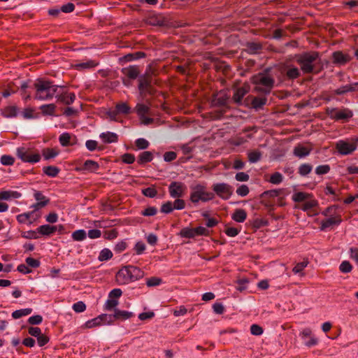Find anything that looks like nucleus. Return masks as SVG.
Wrapping results in <instances>:
<instances>
[{
  "label": "nucleus",
  "mask_w": 358,
  "mask_h": 358,
  "mask_svg": "<svg viewBox=\"0 0 358 358\" xmlns=\"http://www.w3.org/2000/svg\"><path fill=\"white\" fill-rule=\"evenodd\" d=\"M36 90L34 99L40 101L52 99L55 95L59 85H55L52 81L44 78H38L34 84Z\"/></svg>",
  "instance_id": "obj_1"
},
{
  "label": "nucleus",
  "mask_w": 358,
  "mask_h": 358,
  "mask_svg": "<svg viewBox=\"0 0 358 358\" xmlns=\"http://www.w3.org/2000/svg\"><path fill=\"white\" fill-rule=\"evenodd\" d=\"M144 275V271L140 268L127 265L122 267L116 274V280L120 285H127L131 282H134L142 278Z\"/></svg>",
  "instance_id": "obj_2"
},
{
  "label": "nucleus",
  "mask_w": 358,
  "mask_h": 358,
  "mask_svg": "<svg viewBox=\"0 0 358 358\" xmlns=\"http://www.w3.org/2000/svg\"><path fill=\"white\" fill-rule=\"evenodd\" d=\"M317 52H306L296 55V61L301 70L305 74L313 73L315 70V62L319 59Z\"/></svg>",
  "instance_id": "obj_3"
},
{
  "label": "nucleus",
  "mask_w": 358,
  "mask_h": 358,
  "mask_svg": "<svg viewBox=\"0 0 358 358\" xmlns=\"http://www.w3.org/2000/svg\"><path fill=\"white\" fill-rule=\"evenodd\" d=\"M255 90L265 95L269 94L274 87L275 80L270 75L259 73L254 78Z\"/></svg>",
  "instance_id": "obj_4"
},
{
  "label": "nucleus",
  "mask_w": 358,
  "mask_h": 358,
  "mask_svg": "<svg viewBox=\"0 0 358 358\" xmlns=\"http://www.w3.org/2000/svg\"><path fill=\"white\" fill-rule=\"evenodd\" d=\"M358 148V136L341 139L336 142L335 149L341 155H349L353 153Z\"/></svg>",
  "instance_id": "obj_5"
},
{
  "label": "nucleus",
  "mask_w": 358,
  "mask_h": 358,
  "mask_svg": "<svg viewBox=\"0 0 358 358\" xmlns=\"http://www.w3.org/2000/svg\"><path fill=\"white\" fill-rule=\"evenodd\" d=\"M16 155L23 162L34 164L40 162L41 156L39 153H34L29 148L19 147L17 148Z\"/></svg>",
  "instance_id": "obj_6"
},
{
  "label": "nucleus",
  "mask_w": 358,
  "mask_h": 358,
  "mask_svg": "<svg viewBox=\"0 0 358 358\" xmlns=\"http://www.w3.org/2000/svg\"><path fill=\"white\" fill-rule=\"evenodd\" d=\"M212 189L216 195L223 200H228L234 192V187L226 182L215 183Z\"/></svg>",
  "instance_id": "obj_7"
},
{
  "label": "nucleus",
  "mask_w": 358,
  "mask_h": 358,
  "mask_svg": "<svg viewBox=\"0 0 358 358\" xmlns=\"http://www.w3.org/2000/svg\"><path fill=\"white\" fill-rule=\"evenodd\" d=\"M145 22L151 26L169 27L170 25L169 20L161 13H150L146 17Z\"/></svg>",
  "instance_id": "obj_8"
},
{
  "label": "nucleus",
  "mask_w": 358,
  "mask_h": 358,
  "mask_svg": "<svg viewBox=\"0 0 358 358\" xmlns=\"http://www.w3.org/2000/svg\"><path fill=\"white\" fill-rule=\"evenodd\" d=\"M152 78L148 74H144L138 78V90L141 94H153V87L152 86Z\"/></svg>",
  "instance_id": "obj_9"
},
{
  "label": "nucleus",
  "mask_w": 358,
  "mask_h": 358,
  "mask_svg": "<svg viewBox=\"0 0 358 358\" xmlns=\"http://www.w3.org/2000/svg\"><path fill=\"white\" fill-rule=\"evenodd\" d=\"M122 73L124 76V77L122 78L123 84L126 86H129V80L136 79L140 74V71L136 66H129L122 68Z\"/></svg>",
  "instance_id": "obj_10"
},
{
  "label": "nucleus",
  "mask_w": 358,
  "mask_h": 358,
  "mask_svg": "<svg viewBox=\"0 0 358 358\" xmlns=\"http://www.w3.org/2000/svg\"><path fill=\"white\" fill-rule=\"evenodd\" d=\"M301 339L306 346L311 348L318 344V339L313 334L309 328L304 329L300 334Z\"/></svg>",
  "instance_id": "obj_11"
},
{
  "label": "nucleus",
  "mask_w": 358,
  "mask_h": 358,
  "mask_svg": "<svg viewBox=\"0 0 358 358\" xmlns=\"http://www.w3.org/2000/svg\"><path fill=\"white\" fill-rule=\"evenodd\" d=\"M99 168L100 166L98 162L92 159H87L80 166H77L75 170L80 172L96 173Z\"/></svg>",
  "instance_id": "obj_12"
},
{
  "label": "nucleus",
  "mask_w": 358,
  "mask_h": 358,
  "mask_svg": "<svg viewBox=\"0 0 358 358\" xmlns=\"http://www.w3.org/2000/svg\"><path fill=\"white\" fill-rule=\"evenodd\" d=\"M184 185L180 182H172L169 187V192L171 197L173 199L180 198L183 196Z\"/></svg>",
  "instance_id": "obj_13"
},
{
  "label": "nucleus",
  "mask_w": 358,
  "mask_h": 358,
  "mask_svg": "<svg viewBox=\"0 0 358 358\" xmlns=\"http://www.w3.org/2000/svg\"><path fill=\"white\" fill-rule=\"evenodd\" d=\"M332 59L334 64L345 65L351 60V57L341 51H336L332 54Z\"/></svg>",
  "instance_id": "obj_14"
},
{
  "label": "nucleus",
  "mask_w": 358,
  "mask_h": 358,
  "mask_svg": "<svg viewBox=\"0 0 358 358\" xmlns=\"http://www.w3.org/2000/svg\"><path fill=\"white\" fill-rule=\"evenodd\" d=\"M342 222L341 215L336 217H331L321 222L320 229L321 231H325L334 225H338Z\"/></svg>",
  "instance_id": "obj_15"
},
{
  "label": "nucleus",
  "mask_w": 358,
  "mask_h": 358,
  "mask_svg": "<svg viewBox=\"0 0 358 358\" xmlns=\"http://www.w3.org/2000/svg\"><path fill=\"white\" fill-rule=\"evenodd\" d=\"M99 62L92 59H87L85 62H77L73 64V68L78 71H83L85 69H91L96 67Z\"/></svg>",
  "instance_id": "obj_16"
},
{
  "label": "nucleus",
  "mask_w": 358,
  "mask_h": 358,
  "mask_svg": "<svg viewBox=\"0 0 358 358\" xmlns=\"http://www.w3.org/2000/svg\"><path fill=\"white\" fill-rule=\"evenodd\" d=\"M353 116V113L348 108H343L335 112L333 118L336 120L348 122Z\"/></svg>",
  "instance_id": "obj_17"
},
{
  "label": "nucleus",
  "mask_w": 358,
  "mask_h": 358,
  "mask_svg": "<svg viewBox=\"0 0 358 358\" xmlns=\"http://www.w3.org/2000/svg\"><path fill=\"white\" fill-rule=\"evenodd\" d=\"M229 97L226 93L220 92L214 94L212 99V104L215 106H224L227 104Z\"/></svg>",
  "instance_id": "obj_18"
},
{
  "label": "nucleus",
  "mask_w": 358,
  "mask_h": 358,
  "mask_svg": "<svg viewBox=\"0 0 358 358\" xmlns=\"http://www.w3.org/2000/svg\"><path fill=\"white\" fill-rule=\"evenodd\" d=\"M249 92V87L248 85L243 86L236 89L233 95V100L236 103L241 104L242 99Z\"/></svg>",
  "instance_id": "obj_19"
},
{
  "label": "nucleus",
  "mask_w": 358,
  "mask_h": 358,
  "mask_svg": "<svg viewBox=\"0 0 358 358\" xmlns=\"http://www.w3.org/2000/svg\"><path fill=\"white\" fill-rule=\"evenodd\" d=\"M57 101L66 105L73 103L76 99V94L73 92H64L57 96Z\"/></svg>",
  "instance_id": "obj_20"
},
{
  "label": "nucleus",
  "mask_w": 358,
  "mask_h": 358,
  "mask_svg": "<svg viewBox=\"0 0 358 358\" xmlns=\"http://www.w3.org/2000/svg\"><path fill=\"white\" fill-rule=\"evenodd\" d=\"M263 47L260 43L248 42L245 44V51L250 55H255L259 53Z\"/></svg>",
  "instance_id": "obj_21"
},
{
  "label": "nucleus",
  "mask_w": 358,
  "mask_h": 358,
  "mask_svg": "<svg viewBox=\"0 0 358 358\" xmlns=\"http://www.w3.org/2000/svg\"><path fill=\"white\" fill-rule=\"evenodd\" d=\"M18 109L15 106H8L1 109V114L6 118H13L17 115Z\"/></svg>",
  "instance_id": "obj_22"
},
{
  "label": "nucleus",
  "mask_w": 358,
  "mask_h": 358,
  "mask_svg": "<svg viewBox=\"0 0 358 358\" xmlns=\"http://www.w3.org/2000/svg\"><path fill=\"white\" fill-rule=\"evenodd\" d=\"M99 137L104 143H113L118 141V135L111 131L103 132Z\"/></svg>",
  "instance_id": "obj_23"
},
{
  "label": "nucleus",
  "mask_w": 358,
  "mask_h": 358,
  "mask_svg": "<svg viewBox=\"0 0 358 358\" xmlns=\"http://www.w3.org/2000/svg\"><path fill=\"white\" fill-rule=\"evenodd\" d=\"M201 191L202 185H197L194 187H193V189L190 193L189 196V199L192 203H197L200 201H202Z\"/></svg>",
  "instance_id": "obj_24"
},
{
  "label": "nucleus",
  "mask_w": 358,
  "mask_h": 358,
  "mask_svg": "<svg viewBox=\"0 0 358 358\" xmlns=\"http://www.w3.org/2000/svg\"><path fill=\"white\" fill-rule=\"evenodd\" d=\"M34 214V211L27 212L17 215L16 219L17 221L20 224L27 223L30 225L31 224L36 218L34 219V220H30V218Z\"/></svg>",
  "instance_id": "obj_25"
},
{
  "label": "nucleus",
  "mask_w": 358,
  "mask_h": 358,
  "mask_svg": "<svg viewBox=\"0 0 358 358\" xmlns=\"http://www.w3.org/2000/svg\"><path fill=\"white\" fill-rule=\"evenodd\" d=\"M134 315L132 312H129L127 310L115 309L114 311V317L115 320H126L132 317Z\"/></svg>",
  "instance_id": "obj_26"
},
{
  "label": "nucleus",
  "mask_w": 358,
  "mask_h": 358,
  "mask_svg": "<svg viewBox=\"0 0 358 358\" xmlns=\"http://www.w3.org/2000/svg\"><path fill=\"white\" fill-rule=\"evenodd\" d=\"M310 152V150L308 148L301 145H296L293 151L294 155L299 158H303L308 156Z\"/></svg>",
  "instance_id": "obj_27"
},
{
  "label": "nucleus",
  "mask_w": 358,
  "mask_h": 358,
  "mask_svg": "<svg viewBox=\"0 0 358 358\" xmlns=\"http://www.w3.org/2000/svg\"><path fill=\"white\" fill-rule=\"evenodd\" d=\"M231 218L237 222L242 223L247 218V213L244 209H236L231 215Z\"/></svg>",
  "instance_id": "obj_28"
},
{
  "label": "nucleus",
  "mask_w": 358,
  "mask_h": 358,
  "mask_svg": "<svg viewBox=\"0 0 358 358\" xmlns=\"http://www.w3.org/2000/svg\"><path fill=\"white\" fill-rule=\"evenodd\" d=\"M37 231L42 236H50L56 232V229L50 224H43L38 227Z\"/></svg>",
  "instance_id": "obj_29"
},
{
  "label": "nucleus",
  "mask_w": 358,
  "mask_h": 358,
  "mask_svg": "<svg viewBox=\"0 0 358 358\" xmlns=\"http://www.w3.org/2000/svg\"><path fill=\"white\" fill-rule=\"evenodd\" d=\"M43 172L49 177L55 178L59 173L60 169L55 166H47L43 167Z\"/></svg>",
  "instance_id": "obj_30"
},
{
  "label": "nucleus",
  "mask_w": 358,
  "mask_h": 358,
  "mask_svg": "<svg viewBox=\"0 0 358 358\" xmlns=\"http://www.w3.org/2000/svg\"><path fill=\"white\" fill-rule=\"evenodd\" d=\"M311 197V194L303 192H297L292 195V198L294 202L299 203L306 201V200L310 199Z\"/></svg>",
  "instance_id": "obj_31"
},
{
  "label": "nucleus",
  "mask_w": 358,
  "mask_h": 358,
  "mask_svg": "<svg viewBox=\"0 0 358 358\" xmlns=\"http://www.w3.org/2000/svg\"><path fill=\"white\" fill-rule=\"evenodd\" d=\"M153 159V155L150 151H144L140 153L138 157V163L139 164H144L150 162Z\"/></svg>",
  "instance_id": "obj_32"
},
{
  "label": "nucleus",
  "mask_w": 358,
  "mask_h": 358,
  "mask_svg": "<svg viewBox=\"0 0 358 358\" xmlns=\"http://www.w3.org/2000/svg\"><path fill=\"white\" fill-rule=\"evenodd\" d=\"M267 103V98L255 96L252 99L251 104L253 108L259 110L262 108Z\"/></svg>",
  "instance_id": "obj_33"
},
{
  "label": "nucleus",
  "mask_w": 358,
  "mask_h": 358,
  "mask_svg": "<svg viewBox=\"0 0 358 358\" xmlns=\"http://www.w3.org/2000/svg\"><path fill=\"white\" fill-rule=\"evenodd\" d=\"M40 110L43 115H54L56 106L54 103L44 104L40 107Z\"/></svg>",
  "instance_id": "obj_34"
},
{
  "label": "nucleus",
  "mask_w": 358,
  "mask_h": 358,
  "mask_svg": "<svg viewBox=\"0 0 358 358\" xmlns=\"http://www.w3.org/2000/svg\"><path fill=\"white\" fill-rule=\"evenodd\" d=\"M134 110L140 118L143 119L149 113L150 107L143 103H137Z\"/></svg>",
  "instance_id": "obj_35"
},
{
  "label": "nucleus",
  "mask_w": 358,
  "mask_h": 358,
  "mask_svg": "<svg viewBox=\"0 0 358 358\" xmlns=\"http://www.w3.org/2000/svg\"><path fill=\"white\" fill-rule=\"evenodd\" d=\"M301 76V73H300V71L299 69L297 68V67H291L289 69H288L286 71V77L289 79V80H295L296 78H298L299 77H300Z\"/></svg>",
  "instance_id": "obj_36"
},
{
  "label": "nucleus",
  "mask_w": 358,
  "mask_h": 358,
  "mask_svg": "<svg viewBox=\"0 0 358 358\" xmlns=\"http://www.w3.org/2000/svg\"><path fill=\"white\" fill-rule=\"evenodd\" d=\"M178 235L182 238H194L195 237L194 229L185 227L180 231Z\"/></svg>",
  "instance_id": "obj_37"
},
{
  "label": "nucleus",
  "mask_w": 358,
  "mask_h": 358,
  "mask_svg": "<svg viewBox=\"0 0 358 358\" xmlns=\"http://www.w3.org/2000/svg\"><path fill=\"white\" fill-rule=\"evenodd\" d=\"M113 252L108 248H103L99 252L98 259L100 262L108 261L113 257Z\"/></svg>",
  "instance_id": "obj_38"
},
{
  "label": "nucleus",
  "mask_w": 358,
  "mask_h": 358,
  "mask_svg": "<svg viewBox=\"0 0 358 358\" xmlns=\"http://www.w3.org/2000/svg\"><path fill=\"white\" fill-rule=\"evenodd\" d=\"M31 312H32V309L29 308L20 309V310H15L14 312H13L12 317L14 319H19L23 316H26V315L31 314Z\"/></svg>",
  "instance_id": "obj_39"
},
{
  "label": "nucleus",
  "mask_w": 358,
  "mask_h": 358,
  "mask_svg": "<svg viewBox=\"0 0 358 358\" xmlns=\"http://www.w3.org/2000/svg\"><path fill=\"white\" fill-rule=\"evenodd\" d=\"M59 152L53 148H45L42 150V155L45 160L55 158Z\"/></svg>",
  "instance_id": "obj_40"
},
{
  "label": "nucleus",
  "mask_w": 358,
  "mask_h": 358,
  "mask_svg": "<svg viewBox=\"0 0 358 358\" xmlns=\"http://www.w3.org/2000/svg\"><path fill=\"white\" fill-rule=\"evenodd\" d=\"M59 141L61 145L64 147H67L72 145L71 143V135L67 132H64L59 136Z\"/></svg>",
  "instance_id": "obj_41"
},
{
  "label": "nucleus",
  "mask_w": 358,
  "mask_h": 358,
  "mask_svg": "<svg viewBox=\"0 0 358 358\" xmlns=\"http://www.w3.org/2000/svg\"><path fill=\"white\" fill-rule=\"evenodd\" d=\"M115 109L119 113L124 115H128L131 113V108L127 103L124 102L117 103L115 106Z\"/></svg>",
  "instance_id": "obj_42"
},
{
  "label": "nucleus",
  "mask_w": 358,
  "mask_h": 358,
  "mask_svg": "<svg viewBox=\"0 0 358 358\" xmlns=\"http://www.w3.org/2000/svg\"><path fill=\"white\" fill-rule=\"evenodd\" d=\"M262 152L259 150L250 151L248 153V161L250 163H256L261 159Z\"/></svg>",
  "instance_id": "obj_43"
},
{
  "label": "nucleus",
  "mask_w": 358,
  "mask_h": 358,
  "mask_svg": "<svg viewBox=\"0 0 358 358\" xmlns=\"http://www.w3.org/2000/svg\"><path fill=\"white\" fill-rule=\"evenodd\" d=\"M71 236L76 241H82L86 238L87 234L84 229H78L73 231Z\"/></svg>",
  "instance_id": "obj_44"
},
{
  "label": "nucleus",
  "mask_w": 358,
  "mask_h": 358,
  "mask_svg": "<svg viewBox=\"0 0 358 358\" xmlns=\"http://www.w3.org/2000/svg\"><path fill=\"white\" fill-rule=\"evenodd\" d=\"M282 180L283 176L279 172H275L274 173H273L268 180L269 182L274 185H279L282 182Z\"/></svg>",
  "instance_id": "obj_45"
},
{
  "label": "nucleus",
  "mask_w": 358,
  "mask_h": 358,
  "mask_svg": "<svg viewBox=\"0 0 358 358\" xmlns=\"http://www.w3.org/2000/svg\"><path fill=\"white\" fill-rule=\"evenodd\" d=\"M100 316L102 325L111 324L115 321L114 314H101Z\"/></svg>",
  "instance_id": "obj_46"
},
{
  "label": "nucleus",
  "mask_w": 358,
  "mask_h": 358,
  "mask_svg": "<svg viewBox=\"0 0 358 358\" xmlns=\"http://www.w3.org/2000/svg\"><path fill=\"white\" fill-rule=\"evenodd\" d=\"M135 145L138 150H145L149 147L150 143L143 138H139L135 141Z\"/></svg>",
  "instance_id": "obj_47"
},
{
  "label": "nucleus",
  "mask_w": 358,
  "mask_h": 358,
  "mask_svg": "<svg viewBox=\"0 0 358 358\" xmlns=\"http://www.w3.org/2000/svg\"><path fill=\"white\" fill-rule=\"evenodd\" d=\"M312 165L309 164H303L299 167V173L302 176H306L311 172Z\"/></svg>",
  "instance_id": "obj_48"
},
{
  "label": "nucleus",
  "mask_w": 358,
  "mask_h": 358,
  "mask_svg": "<svg viewBox=\"0 0 358 358\" xmlns=\"http://www.w3.org/2000/svg\"><path fill=\"white\" fill-rule=\"evenodd\" d=\"M339 270L343 273H348L352 271V266L350 262L343 261L339 266Z\"/></svg>",
  "instance_id": "obj_49"
},
{
  "label": "nucleus",
  "mask_w": 358,
  "mask_h": 358,
  "mask_svg": "<svg viewBox=\"0 0 358 358\" xmlns=\"http://www.w3.org/2000/svg\"><path fill=\"white\" fill-rule=\"evenodd\" d=\"M22 237L27 239H38L39 238L37 229L36 231L29 230L22 233Z\"/></svg>",
  "instance_id": "obj_50"
},
{
  "label": "nucleus",
  "mask_w": 358,
  "mask_h": 358,
  "mask_svg": "<svg viewBox=\"0 0 358 358\" xmlns=\"http://www.w3.org/2000/svg\"><path fill=\"white\" fill-rule=\"evenodd\" d=\"M142 193L144 196L149 198H154L157 194V189L153 187H148L142 190Z\"/></svg>",
  "instance_id": "obj_51"
},
{
  "label": "nucleus",
  "mask_w": 358,
  "mask_h": 358,
  "mask_svg": "<svg viewBox=\"0 0 358 358\" xmlns=\"http://www.w3.org/2000/svg\"><path fill=\"white\" fill-rule=\"evenodd\" d=\"M173 206L172 201H166L164 203L162 206L160 211L163 213L169 214L171 213L173 210Z\"/></svg>",
  "instance_id": "obj_52"
},
{
  "label": "nucleus",
  "mask_w": 358,
  "mask_h": 358,
  "mask_svg": "<svg viewBox=\"0 0 358 358\" xmlns=\"http://www.w3.org/2000/svg\"><path fill=\"white\" fill-rule=\"evenodd\" d=\"M351 92H352L351 86H350V85H343V86L340 87L339 88L336 89L334 91V94H336V95H343L345 93Z\"/></svg>",
  "instance_id": "obj_53"
},
{
  "label": "nucleus",
  "mask_w": 358,
  "mask_h": 358,
  "mask_svg": "<svg viewBox=\"0 0 358 358\" xmlns=\"http://www.w3.org/2000/svg\"><path fill=\"white\" fill-rule=\"evenodd\" d=\"M1 163L4 166H11L15 162V159L10 155H2L0 159Z\"/></svg>",
  "instance_id": "obj_54"
},
{
  "label": "nucleus",
  "mask_w": 358,
  "mask_h": 358,
  "mask_svg": "<svg viewBox=\"0 0 358 358\" xmlns=\"http://www.w3.org/2000/svg\"><path fill=\"white\" fill-rule=\"evenodd\" d=\"M118 231L116 229H112L108 231H106L103 234V238L107 240H113L117 237Z\"/></svg>",
  "instance_id": "obj_55"
},
{
  "label": "nucleus",
  "mask_w": 358,
  "mask_h": 358,
  "mask_svg": "<svg viewBox=\"0 0 358 358\" xmlns=\"http://www.w3.org/2000/svg\"><path fill=\"white\" fill-rule=\"evenodd\" d=\"M118 305V300L115 299L109 298L106 301L105 309L106 310H112Z\"/></svg>",
  "instance_id": "obj_56"
},
{
  "label": "nucleus",
  "mask_w": 358,
  "mask_h": 358,
  "mask_svg": "<svg viewBox=\"0 0 358 358\" xmlns=\"http://www.w3.org/2000/svg\"><path fill=\"white\" fill-rule=\"evenodd\" d=\"M85 146H86L87 149L91 152L94 151L97 148L99 150H102L101 148H98V143L96 141H94V140H87L85 142Z\"/></svg>",
  "instance_id": "obj_57"
},
{
  "label": "nucleus",
  "mask_w": 358,
  "mask_h": 358,
  "mask_svg": "<svg viewBox=\"0 0 358 358\" xmlns=\"http://www.w3.org/2000/svg\"><path fill=\"white\" fill-rule=\"evenodd\" d=\"M330 166L329 164L320 165L315 169V173L317 175H324L329 172Z\"/></svg>",
  "instance_id": "obj_58"
},
{
  "label": "nucleus",
  "mask_w": 358,
  "mask_h": 358,
  "mask_svg": "<svg viewBox=\"0 0 358 358\" xmlns=\"http://www.w3.org/2000/svg\"><path fill=\"white\" fill-rule=\"evenodd\" d=\"M317 205V201L316 200H314V199L308 200V201L306 200V201L303 204V206H301V208L303 211H307V210L314 208Z\"/></svg>",
  "instance_id": "obj_59"
},
{
  "label": "nucleus",
  "mask_w": 358,
  "mask_h": 358,
  "mask_svg": "<svg viewBox=\"0 0 358 358\" xmlns=\"http://www.w3.org/2000/svg\"><path fill=\"white\" fill-rule=\"evenodd\" d=\"M122 162L127 164H131L135 162V156L131 153H125L121 157Z\"/></svg>",
  "instance_id": "obj_60"
},
{
  "label": "nucleus",
  "mask_w": 358,
  "mask_h": 358,
  "mask_svg": "<svg viewBox=\"0 0 358 358\" xmlns=\"http://www.w3.org/2000/svg\"><path fill=\"white\" fill-rule=\"evenodd\" d=\"M205 189H206L205 187L202 185V191H201L202 197L201 198H202L203 202H206V201H210L213 199H214V197H215V195L213 193L206 192L205 190Z\"/></svg>",
  "instance_id": "obj_61"
},
{
  "label": "nucleus",
  "mask_w": 358,
  "mask_h": 358,
  "mask_svg": "<svg viewBox=\"0 0 358 358\" xmlns=\"http://www.w3.org/2000/svg\"><path fill=\"white\" fill-rule=\"evenodd\" d=\"M162 282V280L157 277H151L147 279L146 285L148 287H154L159 285Z\"/></svg>",
  "instance_id": "obj_62"
},
{
  "label": "nucleus",
  "mask_w": 358,
  "mask_h": 358,
  "mask_svg": "<svg viewBox=\"0 0 358 358\" xmlns=\"http://www.w3.org/2000/svg\"><path fill=\"white\" fill-rule=\"evenodd\" d=\"M236 192L238 196H245L249 194L250 189L246 185H241L236 189Z\"/></svg>",
  "instance_id": "obj_63"
},
{
  "label": "nucleus",
  "mask_w": 358,
  "mask_h": 358,
  "mask_svg": "<svg viewBox=\"0 0 358 358\" xmlns=\"http://www.w3.org/2000/svg\"><path fill=\"white\" fill-rule=\"evenodd\" d=\"M72 308L76 313H83L86 309V305L84 302L80 301L75 303Z\"/></svg>",
  "instance_id": "obj_64"
}]
</instances>
